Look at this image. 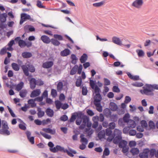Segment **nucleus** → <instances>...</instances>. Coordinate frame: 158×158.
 <instances>
[{"instance_id":"obj_16","label":"nucleus","mask_w":158,"mask_h":158,"mask_svg":"<svg viewBox=\"0 0 158 158\" xmlns=\"http://www.w3.org/2000/svg\"><path fill=\"white\" fill-rule=\"evenodd\" d=\"M22 68L25 75L27 76H28V65H23L22 66Z\"/></svg>"},{"instance_id":"obj_27","label":"nucleus","mask_w":158,"mask_h":158,"mask_svg":"<svg viewBox=\"0 0 158 158\" xmlns=\"http://www.w3.org/2000/svg\"><path fill=\"white\" fill-rule=\"evenodd\" d=\"M27 92L26 89H23L19 92V95L21 97L24 98L25 97L27 94Z\"/></svg>"},{"instance_id":"obj_26","label":"nucleus","mask_w":158,"mask_h":158,"mask_svg":"<svg viewBox=\"0 0 158 158\" xmlns=\"http://www.w3.org/2000/svg\"><path fill=\"white\" fill-rule=\"evenodd\" d=\"M127 142L124 140H121L119 143L118 146L119 148H122L127 146Z\"/></svg>"},{"instance_id":"obj_56","label":"nucleus","mask_w":158,"mask_h":158,"mask_svg":"<svg viewBox=\"0 0 158 158\" xmlns=\"http://www.w3.org/2000/svg\"><path fill=\"white\" fill-rule=\"evenodd\" d=\"M141 126L144 127H147V123L144 120H143L141 122Z\"/></svg>"},{"instance_id":"obj_6","label":"nucleus","mask_w":158,"mask_h":158,"mask_svg":"<svg viewBox=\"0 0 158 158\" xmlns=\"http://www.w3.org/2000/svg\"><path fill=\"white\" fill-rule=\"evenodd\" d=\"M143 4V0H135L132 3V6L137 9H140Z\"/></svg>"},{"instance_id":"obj_46","label":"nucleus","mask_w":158,"mask_h":158,"mask_svg":"<svg viewBox=\"0 0 158 158\" xmlns=\"http://www.w3.org/2000/svg\"><path fill=\"white\" fill-rule=\"evenodd\" d=\"M131 128V127H130V126L129 125L127 127H125L123 129V133L124 134L127 133Z\"/></svg>"},{"instance_id":"obj_53","label":"nucleus","mask_w":158,"mask_h":158,"mask_svg":"<svg viewBox=\"0 0 158 158\" xmlns=\"http://www.w3.org/2000/svg\"><path fill=\"white\" fill-rule=\"evenodd\" d=\"M87 90L86 88L85 87H83L82 88V94L84 95H85L87 93Z\"/></svg>"},{"instance_id":"obj_47","label":"nucleus","mask_w":158,"mask_h":158,"mask_svg":"<svg viewBox=\"0 0 158 158\" xmlns=\"http://www.w3.org/2000/svg\"><path fill=\"white\" fill-rule=\"evenodd\" d=\"M122 133L121 131L118 129H115L114 130V135H117V136H121Z\"/></svg>"},{"instance_id":"obj_42","label":"nucleus","mask_w":158,"mask_h":158,"mask_svg":"<svg viewBox=\"0 0 158 158\" xmlns=\"http://www.w3.org/2000/svg\"><path fill=\"white\" fill-rule=\"evenodd\" d=\"M132 85L135 87H140L143 85V84L142 82H135L132 83Z\"/></svg>"},{"instance_id":"obj_17","label":"nucleus","mask_w":158,"mask_h":158,"mask_svg":"<svg viewBox=\"0 0 158 158\" xmlns=\"http://www.w3.org/2000/svg\"><path fill=\"white\" fill-rule=\"evenodd\" d=\"M70 53V50L68 49H65L61 52L60 55L62 56H65L69 55Z\"/></svg>"},{"instance_id":"obj_54","label":"nucleus","mask_w":158,"mask_h":158,"mask_svg":"<svg viewBox=\"0 0 158 158\" xmlns=\"http://www.w3.org/2000/svg\"><path fill=\"white\" fill-rule=\"evenodd\" d=\"M35 69L33 66L28 65V71L31 72L33 73L35 71Z\"/></svg>"},{"instance_id":"obj_5","label":"nucleus","mask_w":158,"mask_h":158,"mask_svg":"<svg viewBox=\"0 0 158 158\" xmlns=\"http://www.w3.org/2000/svg\"><path fill=\"white\" fill-rule=\"evenodd\" d=\"M150 85L147 86V88L144 89H141L140 92L142 94H145L147 95L152 96L154 95L152 92V89Z\"/></svg>"},{"instance_id":"obj_10","label":"nucleus","mask_w":158,"mask_h":158,"mask_svg":"<svg viewBox=\"0 0 158 158\" xmlns=\"http://www.w3.org/2000/svg\"><path fill=\"white\" fill-rule=\"evenodd\" d=\"M41 93L40 90L37 89L33 91L30 95L31 98H34L39 96Z\"/></svg>"},{"instance_id":"obj_29","label":"nucleus","mask_w":158,"mask_h":158,"mask_svg":"<svg viewBox=\"0 0 158 158\" xmlns=\"http://www.w3.org/2000/svg\"><path fill=\"white\" fill-rule=\"evenodd\" d=\"M78 69V65H75L70 71V74L71 75L75 74L76 73Z\"/></svg>"},{"instance_id":"obj_37","label":"nucleus","mask_w":158,"mask_h":158,"mask_svg":"<svg viewBox=\"0 0 158 158\" xmlns=\"http://www.w3.org/2000/svg\"><path fill=\"white\" fill-rule=\"evenodd\" d=\"M104 114L107 117L110 116L111 115V112L109 109L106 108L104 110Z\"/></svg>"},{"instance_id":"obj_64","label":"nucleus","mask_w":158,"mask_h":158,"mask_svg":"<svg viewBox=\"0 0 158 158\" xmlns=\"http://www.w3.org/2000/svg\"><path fill=\"white\" fill-rule=\"evenodd\" d=\"M131 98L128 96H126L125 98L124 102L125 103H128L131 101Z\"/></svg>"},{"instance_id":"obj_7","label":"nucleus","mask_w":158,"mask_h":158,"mask_svg":"<svg viewBox=\"0 0 158 158\" xmlns=\"http://www.w3.org/2000/svg\"><path fill=\"white\" fill-rule=\"evenodd\" d=\"M27 20H31V17L30 15L26 13H22L21 15V19L19 23L22 24L25 21Z\"/></svg>"},{"instance_id":"obj_34","label":"nucleus","mask_w":158,"mask_h":158,"mask_svg":"<svg viewBox=\"0 0 158 158\" xmlns=\"http://www.w3.org/2000/svg\"><path fill=\"white\" fill-rule=\"evenodd\" d=\"M71 58L72 60V63L74 64H76L77 62V60L76 56L75 54H72L71 56Z\"/></svg>"},{"instance_id":"obj_55","label":"nucleus","mask_w":158,"mask_h":158,"mask_svg":"<svg viewBox=\"0 0 158 158\" xmlns=\"http://www.w3.org/2000/svg\"><path fill=\"white\" fill-rule=\"evenodd\" d=\"M129 134L130 135L134 136L136 134V131L134 130H131L129 131Z\"/></svg>"},{"instance_id":"obj_50","label":"nucleus","mask_w":158,"mask_h":158,"mask_svg":"<svg viewBox=\"0 0 158 158\" xmlns=\"http://www.w3.org/2000/svg\"><path fill=\"white\" fill-rule=\"evenodd\" d=\"M37 6L40 8H45V6H43L41 2L40 1L38 0L37 1Z\"/></svg>"},{"instance_id":"obj_22","label":"nucleus","mask_w":158,"mask_h":158,"mask_svg":"<svg viewBox=\"0 0 158 158\" xmlns=\"http://www.w3.org/2000/svg\"><path fill=\"white\" fill-rule=\"evenodd\" d=\"M122 137L121 136H116L113 139V142L115 144L119 143L122 140Z\"/></svg>"},{"instance_id":"obj_63","label":"nucleus","mask_w":158,"mask_h":158,"mask_svg":"<svg viewBox=\"0 0 158 158\" xmlns=\"http://www.w3.org/2000/svg\"><path fill=\"white\" fill-rule=\"evenodd\" d=\"M87 113L88 115L90 116H93L94 114V113L91 110H87Z\"/></svg>"},{"instance_id":"obj_24","label":"nucleus","mask_w":158,"mask_h":158,"mask_svg":"<svg viewBox=\"0 0 158 158\" xmlns=\"http://www.w3.org/2000/svg\"><path fill=\"white\" fill-rule=\"evenodd\" d=\"M46 113L47 115L50 117H52L54 114L53 111L50 108H48L46 109Z\"/></svg>"},{"instance_id":"obj_9","label":"nucleus","mask_w":158,"mask_h":158,"mask_svg":"<svg viewBox=\"0 0 158 158\" xmlns=\"http://www.w3.org/2000/svg\"><path fill=\"white\" fill-rule=\"evenodd\" d=\"M150 152V150L148 148L144 149L143 152L139 154L140 158H148V154Z\"/></svg>"},{"instance_id":"obj_30","label":"nucleus","mask_w":158,"mask_h":158,"mask_svg":"<svg viewBox=\"0 0 158 158\" xmlns=\"http://www.w3.org/2000/svg\"><path fill=\"white\" fill-rule=\"evenodd\" d=\"M130 152L133 155H135L139 153V151L137 148H133L130 150Z\"/></svg>"},{"instance_id":"obj_60","label":"nucleus","mask_w":158,"mask_h":158,"mask_svg":"<svg viewBox=\"0 0 158 158\" xmlns=\"http://www.w3.org/2000/svg\"><path fill=\"white\" fill-rule=\"evenodd\" d=\"M82 122V118L81 117H78L76 121V123L77 125H80Z\"/></svg>"},{"instance_id":"obj_44","label":"nucleus","mask_w":158,"mask_h":158,"mask_svg":"<svg viewBox=\"0 0 158 158\" xmlns=\"http://www.w3.org/2000/svg\"><path fill=\"white\" fill-rule=\"evenodd\" d=\"M26 42L22 40H20L18 42L19 46L21 47H23L25 46Z\"/></svg>"},{"instance_id":"obj_25","label":"nucleus","mask_w":158,"mask_h":158,"mask_svg":"<svg viewBox=\"0 0 158 158\" xmlns=\"http://www.w3.org/2000/svg\"><path fill=\"white\" fill-rule=\"evenodd\" d=\"M87 56L86 54H83L81 56L80 59V61L81 63H84L87 59Z\"/></svg>"},{"instance_id":"obj_57","label":"nucleus","mask_w":158,"mask_h":158,"mask_svg":"<svg viewBox=\"0 0 158 158\" xmlns=\"http://www.w3.org/2000/svg\"><path fill=\"white\" fill-rule=\"evenodd\" d=\"M51 94L52 96L53 97H55L57 95V92L56 90L52 89L51 90Z\"/></svg>"},{"instance_id":"obj_21","label":"nucleus","mask_w":158,"mask_h":158,"mask_svg":"<svg viewBox=\"0 0 158 158\" xmlns=\"http://www.w3.org/2000/svg\"><path fill=\"white\" fill-rule=\"evenodd\" d=\"M35 100L34 99H31L28 101V103L30 105L31 107L33 108L36 106V104L35 103Z\"/></svg>"},{"instance_id":"obj_49","label":"nucleus","mask_w":158,"mask_h":158,"mask_svg":"<svg viewBox=\"0 0 158 158\" xmlns=\"http://www.w3.org/2000/svg\"><path fill=\"white\" fill-rule=\"evenodd\" d=\"M54 37L55 39H57L59 40H63V38L62 36L60 35L55 34L54 35Z\"/></svg>"},{"instance_id":"obj_13","label":"nucleus","mask_w":158,"mask_h":158,"mask_svg":"<svg viewBox=\"0 0 158 158\" xmlns=\"http://www.w3.org/2000/svg\"><path fill=\"white\" fill-rule=\"evenodd\" d=\"M24 83L22 82H20L19 83L14 85L15 87V89L17 91H20L24 86Z\"/></svg>"},{"instance_id":"obj_48","label":"nucleus","mask_w":158,"mask_h":158,"mask_svg":"<svg viewBox=\"0 0 158 158\" xmlns=\"http://www.w3.org/2000/svg\"><path fill=\"white\" fill-rule=\"evenodd\" d=\"M136 52L137 53L139 57L142 56L144 55V52L142 50H137Z\"/></svg>"},{"instance_id":"obj_32","label":"nucleus","mask_w":158,"mask_h":158,"mask_svg":"<svg viewBox=\"0 0 158 158\" xmlns=\"http://www.w3.org/2000/svg\"><path fill=\"white\" fill-rule=\"evenodd\" d=\"M105 3L104 1H102L99 2L94 3L93 4V6L96 7H99L103 5Z\"/></svg>"},{"instance_id":"obj_19","label":"nucleus","mask_w":158,"mask_h":158,"mask_svg":"<svg viewBox=\"0 0 158 158\" xmlns=\"http://www.w3.org/2000/svg\"><path fill=\"white\" fill-rule=\"evenodd\" d=\"M110 108L111 110L114 111L116 110L118 108L117 105L113 102L110 103Z\"/></svg>"},{"instance_id":"obj_45","label":"nucleus","mask_w":158,"mask_h":158,"mask_svg":"<svg viewBox=\"0 0 158 158\" xmlns=\"http://www.w3.org/2000/svg\"><path fill=\"white\" fill-rule=\"evenodd\" d=\"M40 134L45 138L48 139H50L51 138V136L46 133H44L42 132H40Z\"/></svg>"},{"instance_id":"obj_61","label":"nucleus","mask_w":158,"mask_h":158,"mask_svg":"<svg viewBox=\"0 0 158 158\" xmlns=\"http://www.w3.org/2000/svg\"><path fill=\"white\" fill-rule=\"evenodd\" d=\"M104 85H110V81L106 78L104 79Z\"/></svg>"},{"instance_id":"obj_51","label":"nucleus","mask_w":158,"mask_h":158,"mask_svg":"<svg viewBox=\"0 0 158 158\" xmlns=\"http://www.w3.org/2000/svg\"><path fill=\"white\" fill-rule=\"evenodd\" d=\"M115 123L114 122L110 123L108 125L109 128L111 129H114L115 127Z\"/></svg>"},{"instance_id":"obj_28","label":"nucleus","mask_w":158,"mask_h":158,"mask_svg":"<svg viewBox=\"0 0 158 158\" xmlns=\"http://www.w3.org/2000/svg\"><path fill=\"white\" fill-rule=\"evenodd\" d=\"M84 135L83 134L81 135L80 138H81V142L82 143L87 144L88 143V140L85 138L84 137Z\"/></svg>"},{"instance_id":"obj_35","label":"nucleus","mask_w":158,"mask_h":158,"mask_svg":"<svg viewBox=\"0 0 158 158\" xmlns=\"http://www.w3.org/2000/svg\"><path fill=\"white\" fill-rule=\"evenodd\" d=\"M12 69L15 71H18L19 69V65L16 63H13L11 64Z\"/></svg>"},{"instance_id":"obj_62","label":"nucleus","mask_w":158,"mask_h":158,"mask_svg":"<svg viewBox=\"0 0 158 158\" xmlns=\"http://www.w3.org/2000/svg\"><path fill=\"white\" fill-rule=\"evenodd\" d=\"M149 126L151 128L153 129L155 128V125L154 122L150 121L149 122Z\"/></svg>"},{"instance_id":"obj_52","label":"nucleus","mask_w":158,"mask_h":158,"mask_svg":"<svg viewBox=\"0 0 158 158\" xmlns=\"http://www.w3.org/2000/svg\"><path fill=\"white\" fill-rule=\"evenodd\" d=\"M112 131L110 129L107 128L106 130L105 134L107 136H110L112 135Z\"/></svg>"},{"instance_id":"obj_8","label":"nucleus","mask_w":158,"mask_h":158,"mask_svg":"<svg viewBox=\"0 0 158 158\" xmlns=\"http://www.w3.org/2000/svg\"><path fill=\"white\" fill-rule=\"evenodd\" d=\"M89 118L86 115L83 116L82 118V124L80 126L79 128L81 129H84L86 125V123L89 121Z\"/></svg>"},{"instance_id":"obj_58","label":"nucleus","mask_w":158,"mask_h":158,"mask_svg":"<svg viewBox=\"0 0 158 158\" xmlns=\"http://www.w3.org/2000/svg\"><path fill=\"white\" fill-rule=\"evenodd\" d=\"M113 91L114 92L119 93L120 92L118 86H114L113 88Z\"/></svg>"},{"instance_id":"obj_18","label":"nucleus","mask_w":158,"mask_h":158,"mask_svg":"<svg viewBox=\"0 0 158 158\" xmlns=\"http://www.w3.org/2000/svg\"><path fill=\"white\" fill-rule=\"evenodd\" d=\"M7 17V15L6 13H3L1 14L0 16V21L2 23H5L6 21V19Z\"/></svg>"},{"instance_id":"obj_14","label":"nucleus","mask_w":158,"mask_h":158,"mask_svg":"<svg viewBox=\"0 0 158 158\" xmlns=\"http://www.w3.org/2000/svg\"><path fill=\"white\" fill-rule=\"evenodd\" d=\"M41 39L44 43L47 44L51 42V40L49 37L45 35H42L41 37Z\"/></svg>"},{"instance_id":"obj_2","label":"nucleus","mask_w":158,"mask_h":158,"mask_svg":"<svg viewBox=\"0 0 158 158\" xmlns=\"http://www.w3.org/2000/svg\"><path fill=\"white\" fill-rule=\"evenodd\" d=\"M48 145L50 148V151L53 153H56L59 151L64 153H66L69 156L71 157L74 156L73 154H75L77 153V152L75 150H73L71 148H69L68 150L58 145H56L54 148H53L54 145L51 142H50L48 143Z\"/></svg>"},{"instance_id":"obj_1","label":"nucleus","mask_w":158,"mask_h":158,"mask_svg":"<svg viewBox=\"0 0 158 158\" xmlns=\"http://www.w3.org/2000/svg\"><path fill=\"white\" fill-rule=\"evenodd\" d=\"M89 84L91 88L94 89L95 94V95L94 97V104L96 107V110L100 112H102V109L101 104L102 98L100 94V89L97 85L95 86V83L93 80H90Z\"/></svg>"},{"instance_id":"obj_41","label":"nucleus","mask_w":158,"mask_h":158,"mask_svg":"<svg viewBox=\"0 0 158 158\" xmlns=\"http://www.w3.org/2000/svg\"><path fill=\"white\" fill-rule=\"evenodd\" d=\"M55 104L56 108L57 109H60L61 107L62 103L58 100H57L55 102Z\"/></svg>"},{"instance_id":"obj_15","label":"nucleus","mask_w":158,"mask_h":158,"mask_svg":"<svg viewBox=\"0 0 158 158\" xmlns=\"http://www.w3.org/2000/svg\"><path fill=\"white\" fill-rule=\"evenodd\" d=\"M30 88L32 89H34L36 86V81L35 78H31L30 81Z\"/></svg>"},{"instance_id":"obj_40","label":"nucleus","mask_w":158,"mask_h":158,"mask_svg":"<svg viewBox=\"0 0 158 158\" xmlns=\"http://www.w3.org/2000/svg\"><path fill=\"white\" fill-rule=\"evenodd\" d=\"M105 132L104 131H101L98 134V137L100 139H102L104 138L105 136Z\"/></svg>"},{"instance_id":"obj_33","label":"nucleus","mask_w":158,"mask_h":158,"mask_svg":"<svg viewBox=\"0 0 158 158\" xmlns=\"http://www.w3.org/2000/svg\"><path fill=\"white\" fill-rule=\"evenodd\" d=\"M110 151L108 148H106L103 152V154L102 156V158H105V156H108L110 154Z\"/></svg>"},{"instance_id":"obj_31","label":"nucleus","mask_w":158,"mask_h":158,"mask_svg":"<svg viewBox=\"0 0 158 158\" xmlns=\"http://www.w3.org/2000/svg\"><path fill=\"white\" fill-rule=\"evenodd\" d=\"M22 56L24 58H28L32 56L31 54L29 52H25L22 53Z\"/></svg>"},{"instance_id":"obj_11","label":"nucleus","mask_w":158,"mask_h":158,"mask_svg":"<svg viewBox=\"0 0 158 158\" xmlns=\"http://www.w3.org/2000/svg\"><path fill=\"white\" fill-rule=\"evenodd\" d=\"M53 65L52 61H47L43 63L42 67L45 69H48L51 67Z\"/></svg>"},{"instance_id":"obj_59","label":"nucleus","mask_w":158,"mask_h":158,"mask_svg":"<svg viewBox=\"0 0 158 158\" xmlns=\"http://www.w3.org/2000/svg\"><path fill=\"white\" fill-rule=\"evenodd\" d=\"M7 108L11 116L13 117H15V114L13 112V111L8 106H7Z\"/></svg>"},{"instance_id":"obj_43","label":"nucleus","mask_w":158,"mask_h":158,"mask_svg":"<svg viewBox=\"0 0 158 158\" xmlns=\"http://www.w3.org/2000/svg\"><path fill=\"white\" fill-rule=\"evenodd\" d=\"M82 83V79L81 77H80L78 78L77 79L76 83V85L77 87L80 86L81 84Z\"/></svg>"},{"instance_id":"obj_36","label":"nucleus","mask_w":158,"mask_h":158,"mask_svg":"<svg viewBox=\"0 0 158 158\" xmlns=\"http://www.w3.org/2000/svg\"><path fill=\"white\" fill-rule=\"evenodd\" d=\"M63 83L61 81L59 82L57 85V89L58 91H61L63 88Z\"/></svg>"},{"instance_id":"obj_38","label":"nucleus","mask_w":158,"mask_h":158,"mask_svg":"<svg viewBox=\"0 0 158 158\" xmlns=\"http://www.w3.org/2000/svg\"><path fill=\"white\" fill-rule=\"evenodd\" d=\"M51 42L53 45L56 46H59L60 44V42L59 41L54 39H51Z\"/></svg>"},{"instance_id":"obj_20","label":"nucleus","mask_w":158,"mask_h":158,"mask_svg":"<svg viewBox=\"0 0 158 158\" xmlns=\"http://www.w3.org/2000/svg\"><path fill=\"white\" fill-rule=\"evenodd\" d=\"M37 115L39 118H41L44 115V112L41 110V109L40 108H37Z\"/></svg>"},{"instance_id":"obj_3","label":"nucleus","mask_w":158,"mask_h":158,"mask_svg":"<svg viewBox=\"0 0 158 158\" xmlns=\"http://www.w3.org/2000/svg\"><path fill=\"white\" fill-rule=\"evenodd\" d=\"M130 116L129 114H126L124 116L123 119L120 118L118 121V124L120 125H123L124 124L123 123V120L125 123H127L128 125L130 126V127L132 128H134L136 126V123L135 121L132 120L130 119Z\"/></svg>"},{"instance_id":"obj_23","label":"nucleus","mask_w":158,"mask_h":158,"mask_svg":"<svg viewBox=\"0 0 158 158\" xmlns=\"http://www.w3.org/2000/svg\"><path fill=\"white\" fill-rule=\"evenodd\" d=\"M42 130L45 132L50 133L53 135L56 132L55 130H52L49 128H43Z\"/></svg>"},{"instance_id":"obj_39","label":"nucleus","mask_w":158,"mask_h":158,"mask_svg":"<svg viewBox=\"0 0 158 158\" xmlns=\"http://www.w3.org/2000/svg\"><path fill=\"white\" fill-rule=\"evenodd\" d=\"M110 118L112 121L116 122L117 120L118 117L116 114H113L110 115Z\"/></svg>"},{"instance_id":"obj_4","label":"nucleus","mask_w":158,"mask_h":158,"mask_svg":"<svg viewBox=\"0 0 158 158\" xmlns=\"http://www.w3.org/2000/svg\"><path fill=\"white\" fill-rule=\"evenodd\" d=\"M9 127L7 122L5 120L2 121L0 119V134L2 135H9L10 132L9 130Z\"/></svg>"},{"instance_id":"obj_12","label":"nucleus","mask_w":158,"mask_h":158,"mask_svg":"<svg viewBox=\"0 0 158 158\" xmlns=\"http://www.w3.org/2000/svg\"><path fill=\"white\" fill-rule=\"evenodd\" d=\"M112 41L114 43L119 45H121L122 44V41L120 39L115 36H114L112 38Z\"/></svg>"}]
</instances>
